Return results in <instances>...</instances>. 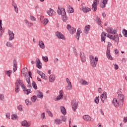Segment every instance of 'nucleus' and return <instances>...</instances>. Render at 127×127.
Wrapping results in <instances>:
<instances>
[{
  "instance_id": "37",
  "label": "nucleus",
  "mask_w": 127,
  "mask_h": 127,
  "mask_svg": "<svg viewBox=\"0 0 127 127\" xmlns=\"http://www.w3.org/2000/svg\"><path fill=\"white\" fill-rule=\"evenodd\" d=\"M73 88V86L72 85V83L70 82L69 83H67V85L66 86V89L67 90H72Z\"/></svg>"
},
{
  "instance_id": "41",
  "label": "nucleus",
  "mask_w": 127,
  "mask_h": 127,
  "mask_svg": "<svg viewBox=\"0 0 127 127\" xmlns=\"http://www.w3.org/2000/svg\"><path fill=\"white\" fill-rule=\"evenodd\" d=\"M62 19L63 21H64V22H66V20H68V17L67 16V15H66V14L62 15Z\"/></svg>"
},
{
  "instance_id": "1",
  "label": "nucleus",
  "mask_w": 127,
  "mask_h": 127,
  "mask_svg": "<svg viewBox=\"0 0 127 127\" xmlns=\"http://www.w3.org/2000/svg\"><path fill=\"white\" fill-rule=\"evenodd\" d=\"M22 87V89L23 90V92H24V93L26 94V95H28L29 93H31V90L30 89H26V87L25 86L24 84H23V83L21 82V80H20V79H17L16 82H15V93H18L19 92V89L20 87Z\"/></svg>"
},
{
  "instance_id": "32",
  "label": "nucleus",
  "mask_w": 127,
  "mask_h": 127,
  "mask_svg": "<svg viewBox=\"0 0 127 127\" xmlns=\"http://www.w3.org/2000/svg\"><path fill=\"white\" fill-rule=\"evenodd\" d=\"M54 124L58 125H61V124H62V121L60 119H56L54 121Z\"/></svg>"
},
{
  "instance_id": "61",
  "label": "nucleus",
  "mask_w": 127,
  "mask_h": 127,
  "mask_svg": "<svg viewBox=\"0 0 127 127\" xmlns=\"http://www.w3.org/2000/svg\"><path fill=\"white\" fill-rule=\"evenodd\" d=\"M4 99V96L3 94H0V100L1 101H3Z\"/></svg>"
},
{
  "instance_id": "20",
  "label": "nucleus",
  "mask_w": 127,
  "mask_h": 127,
  "mask_svg": "<svg viewBox=\"0 0 127 127\" xmlns=\"http://www.w3.org/2000/svg\"><path fill=\"white\" fill-rule=\"evenodd\" d=\"M107 92H103V94L100 96V99H101L102 102H103L104 103V102H105V100H106L107 99Z\"/></svg>"
},
{
  "instance_id": "59",
  "label": "nucleus",
  "mask_w": 127,
  "mask_h": 127,
  "mask_svg": "<svg viewBox=\"0 0 127 127\" xmlns=\"http://www.w3.org/2000/svg\"><path fill=\"white\" fill-rule=\"evenodd\" d=\"M100 1V0H93V3L94 4H98L99 3V2Z\"/></svg>"
},
{
  "instance_id": "21",
  "label": "nucleus",
  "mask_w": 127,
  "mask_h": 127,
  "mask_svg": "<svg viewBox=\"0 0 127 127\" xmlns=\"http://www.w3.org/2000/svg\"><path fill=\"white\" fill-rule=\"evenodd\" d=\"M38 45L41 48V49H45V45L44 44V43L42 41V40H39Z\"/></svg>"
},
{
  "instance_id": "55",
  "label": "nucleus",
  "mask_w": 127,
  "mask_h": 127,
  "mask_svg": "<svg viewBox=\"0 0 127 127\" xmlns=\"http://www.w3.org/2000/svg\"><path fill=\"white\" fill-rule=\"evenodd\" d=\"M59 61V59L58 58H55L54 60V64H57V63H58Z\"/></svg>"
},
{
  "instance_id": "7",
  "label": "nucleus",
  "mask_w": 127,
  "mask_h": 127,
  "mask_svg": "<svg viewBox=\"0 0 127 127\" xmlns=\"http://www.w3.org/2000/svg\"><path fill=\"white\" fill-rule=\"evenodd\" d=\"M55 35L59 39L65 40V36H64V35H63V34H62L61 32L57 31L55 33Z\"/></svg>"
},
{
  "instance_id": "27",
  "label": "nucleus",
  "mask_w": 127,
  "mask_h": 127,
  "mask_svg": "<svg viewBox=\"0 0 127 127\" xmlns=\"http://www.w3.org/2000/svg\"><path fill=\"white\" fill-rule=\"evenodd\" d=\"M80 9L83 12H89V11H91V9L89 7H82L80 8Z\"/></svg>"
},
{
  "instance_id": "14",
  "label": "nucleus",
  "mask_w": 127,
  "mask_h": 127,
  "mask_svg": "<svg viewBox=\"0 0 127 127\" xmlns=\"http://www.w3.org/2000/svg\"><path fill=\"white\" fill-rule=\"evenodd\" d=\"M2 21L0 20V37H2L3 33H4V28H2Z\"/></svg>"
},
{
  "instance_id": "52",
  "label": "nucleus",
  "mask_w": 127,
  "mask_h": 127,
  "mask_svg": "<svg viewBox=\"0 0 127 127\" xmlns=\"http://www.w3.org/2000/svg\"><path fill=\"white\" fill-rule=\"evenodd\" d=\"M63 98V96H62L61 95H59L57 97V99L56 101H60V100H62V99Z\"/></svg>"
},
{
  "instance_id": "50",
  "label": "nucleus",
  "mask_w": 127,
  "mask_h": 127,
  "mask_svg": "<svg viewBox=\"0 0 127 127\" xmlns=\"http://www.w3.org/2000/svg\"><path fill=\"white\" fill-rule=\"evenodd\" d=\"M112 46V43L111 42H108V46L107 47V51H111L110 47Z\"/></svg>"
},
{
  "instance_id": "8",
  "label": "nucleus",
  "mask_w": 127,
  "mask_h": 127,
  "mask_svg": "<svg viewBox=\"0 0 127 127\" xmlns=\"http://www.w3.org/2000/svg\"><path fill=\"white\" fill-rule=\"evenodd\" d=\"M36 72L40 76H41V78L43 79L44 80H47L48 77L45 74V73H43L42 71L37 69Z\"/></svg>"
},
{
  "instance_id": "5",
  "label": "nucleus",
  "mask_w": 127,
  "mask_h": 127,
  "mask_svg": "<svg viewBox=\"0 0 127 127\" xmlns=\"http://www.w3.org/2000/svg\"><path fill=\"white\" fill-rule=\"evenodd\" d=\"M71 105L73 111L76 112V110H77V108H78V102H77L76 100H73L71 101Z\"/></svg>"
},
{
  "instance_id": "15",
  "label": "nucleus",
  "mask_w": 127,
  "mask_h": 127,
  "mask_svg": "<svg viewBox=\"0 0 127 127\" xmlns=\"http://www.w3.org/2000/svg\"><path fill=\"white\" fill-rule=\"evenodd\" d=\"M47 13L48 14V15H50V16H52V15H55V14H56V13L54 10L51 8L47 11Z\"/></svg>"
},
{
  "instance_id": "63",
  "label": "nucleus",
  "mask_w": 127,
  "mask_h": 127,
  "mask_svg": "<svg viewBox=\"0 0 127 127\" xmlns=\"http://www.w3.org/2000/svg\"><path fill=\"white\" fill-rule=\"evenodd\" d=\"M17 109L19 111H20V112H21V111H22V108L21 107V105L18 106Z\"/></svg>"
},
{
  "instance_id": "16",
  "label": "nucleus",
  "mask_w": 127,
  "mask_h": 127,
  "mask_svg": "<svg viewBox=\"0 0 127 127\" xmlns=\"http://www.w3.org/2000/svg\"><path fill=\"white\" fill-rule=\"evenodd\" d=\"M12 5L14 7V10L16 13H18V7H17V4L13 0L12 1Z\"/></svg>"
},
{
  "instance_id": "2",
  "label": "nucleus",
  "mask_w": 127,
  "mask_h": 127,
  "mask_svg": "<svg viewBox=\"0 0 127 127\" xmlns=\"http://www.w3.org/2000/svg\"><path fill=\"white\" fill-rule=\"evenodd\" d=\"M117 94L118 95V99L114 98L113 101V104L116 108H118L120 104L122 105L125 102V95L122 94V91H118Z\"/></svg>"
},
{
  "instance_id": "30",
  "label": "nucleus",
  "mask_w": 127,
  "mask_h": 127,
  "mask_svg": "<svg viewBox=\"0 0 127 127\" xmlns=\"http://www.w3.org/2000/svg\"><path fill=\"white\" fill-rule=\"evenodd\" d=\"M107 3H108V0H103L102 4H100V7L105 8Z\"/></svg>"
},
{
  "instance_id": "51",
  "label": "nucleus",
  "mask_w": 127,
  "mask_h": 127,
  "mask_svg": "<svg viewBox=\"0 0 127 127\" xmlns=\"http://www.w3.org/2000/svg\"><path fill=\"white\" fill-rule=\"evenodd\" d=\"M12 72V70H7L6 72V75L8 76L9 77H10V75H11V73Z\"/></svg>"
},
{
  "instance_id": "47",
  "label": "nucleus",
  "mask_w": 127,
  "mask_h": 127,
  "mask_svg": "<svg viewBox=\"0 0 127 127\" xmlns=\"http://www.w3.org/2000/svg\"><path fill=\"white\" fill-rule=\"evenodd\" d=\"M42 60L43 61H44L45 63L48 62V57L45 56V57H42Z\"/></svg>"
},
{
  "instance_id": "24",
  "label": "nucleus",
  "mask_w": 127,
  "mask_h": 127,
  "mask_svg": "<svg viewBox=\"0 0 127 127\" xmlns=\"http://www.w3.org/2000/svg\"><path fill=\"white\" fill-rule=\"evenodd\" d=\"M106 56L109 60H114V59L112 57V55H111V51H107Z\"/></svg>"
},
{
  "instance_id": "6",
  "label": "nucleus",
  "mask_w": 127,
  "mask_h": 127,
  "mask_svg": "<svg viewBox=\"0 0 127 127\" xmlns=\"http://www.w3.org/2000/svg\"><path fill=\"white\" fill-rule=\"evenodd\" d=\"M57 12L59 15H66V11H65V8H60V7H58Z\"/></svg>"
},
{
  "instance_id": "42",
  "label": "nucleus",
  "mask_w": 127,
  "mask_h": 127,
  "mask_svg": "<svg viewBox=\"0 0 127 127\" xmlns=\"http://www.w3.org/2000/svg\"><path fill=\"white\" fill-rule=\"evenodd\" d=\"M11 120L13 121H15V120H17V116L15 114H12L11 116Z\"/></svg>"
},
{
  "instance_id": "29",
  "label": "nucleus",
  "mask_w": 127,
  "mask_h": 127,
  "mask_svg": "<svg viewBox=\"0 0 127 127\" xmlns=\"http://www.w3.org/2000/svg\"><path fill=\"white\" fill-rule=\"evenodd\" d=\"M60 110L61 113L63 114L64 116H65L66 114V109H65V107L64 106H61L60 107Z\"/></svg>"
},
{
  "instance_id": "35",
  "label": "nucleus",
  "mask_w": 127,
  "mask_h": 127,
  "mask_svg": "<svg viewBox=\"0 0 127 127\" xmlns=\"http://www.w3.org/2000/svg\"><path fill=\"white\" fill-rule=\"evenodd\" d=\"M90 84L89 82L86 81L85 80L81 79V85H87Z\"/></svg>"
},
{
  "instance_id": "53",
  "label": "nucleus",
  "mask_w": 127,
  "mask_h": 127,
  "mask_svg": "<svg viewBox=\"0 0 127 127\" xmlns=\"http://www.w3.org/2000/svg\"><path fill=\"white\" fill-rule=\"evenodd\" d=\"M30 19H31L32 21H36V18H35L34 16L32 15L30 16Z\"/></svg>"
},
{
  "instance_id": "18",
  "label": "nucleus",
  "mask_w": 127,
  "mask_h": 127,
  "mask_svg": "<svg viewBox=\"0 0 127 127\" xmlns=\"http://www.w3.org/2000/svg\"><path fill=\"white\" fill-rule=\"evenodd\" d=\"M24 21L29 28L32 27L34 25L33 23L29 22L27 19H25Z\"/></svg>"
},
{
  "instance_id": "60",
  "label": "nucleus",
  "mask_w": 127,
  "mask_h": 127,
  "mask_svg": "<svg viewBox=\"0 0 127 127\" xmlns=\"http://www.w3.org/2000/svg\"><path fill=\"white\" fill-rule=\"evenodd\" d=\"M41 118H42L43 120H45V119H46L45 117V113L44 112L41 114Z\"/></svg>"
},
{
  "instance_id": "64",
  "label": "nucleus",
  "mask_w": 127,
  "mask_h": 127,
  "mask_svg": "<svg viewBox=\"0 0 127 127\" xmlns=\"http://www.w3.org/2000/svg\"><path fill=\"white\" fill-rule=\"evenodd\" d=\"M127 117H125L124 118V123H127Z\"/></svg>"
},
{
  "instance_id": "3",
  "label": "nucleus",
  "mask_w": 127,
  "mask_h": 127,
  "mask_svg": "<svg viewBox=\"0 0 127 127\" xmlns=\"http://www.w3.org/2000/svg\"><path fill=\"white\" fill-rule=\"evenodd\" d=\"M90 60V64L93 68H95L97 66V62H98V57H94L93 56H90L89 57Z\"/></svg>"
},
{
  "instance_id": "22",
  "label": "nucleus",
  "mask_w": 127,
  "mask_h": 127,
  "mask_svg": "<svg viewBox=\"0 0 127 127\" xmlns=\"http://www.w3.org/2000/svg\"><path fill=\"white\" fill-rule=\"evenodd\" d=\"M55 79H56L55 75H54V74H51V75H50V76H49V82H50L51 83H53V82H54V81H55Z\"/></svg>"
},
{
  "instance_id": "44",
  "label": "nucleus",
  "mask_w": 127,
  "mask_h": 127,
  "mask_svg": "<svg viewBox=\"0 0 127 127\" xmlns=\"http://www.w3.org/2000/svg\"><path fill=\"white\" fill-rule=\"evenodd\" d=\"M94 102L96 104H99L100 102V96L96 97L94 99Z\"/></svg>"
},
{
  "instance_id": "40",
  "label": "nucleus",
  "mask_w": 127,
  "mask_h": 127,
  "mask_svg": "<svg viewBox=\"0 0 127 127\" xmlns=\"http://www.w3.org/2000/svg\"><path fill=\"white\" fill-rule=\"evenodd\" d=\"M25 103L26 104V106L28 107V106H31L32 103L31 101H29V99H26L25 100Z\"/></svg>"
},
{
  "instance_id": "31",
  "label": "nucleus",
  "mask_w": 127,
  "mask_h": 127,
  "mask_svg": "<svg viewBox=\"0 0 127 127\" xmlns=\"http://www.w3.org/2000/svg\"><path fill=\"white\" fill-rule=\"evenodd\" d=\"M67 12L69 13H74V9L70 5H68V6L67 7Z\"/></svg>"
},
{
  "instance_id": "23",
  "label": "nucleus",
  "mask_w": 127,
  "mask_h": 127,
  "mask_svg": "<svg viewBox=\"0 0 127 127\" xmlns=\"http://www.w3.org/2000/svg\"><path fill=\"white\" fill-rule=\"evenodd\" d=\"M21 125L23 127H30L31 124L30 122H27V121L24 120L21 123Z\"/></svg>"
},
{
  "instance_id": "57",
  "label": "nucleus",
  "mask_w": 127,
  "mask_h": 127,
  "mask_svg": "<svg viewBox=\"0 0 127 127\" xmlns=\"http://www.w3.org/2000/svg\"><path fill=\"white\" fill-rule=\"evenodd\" d=\"M6 119H8V120H10V113H6Z\"/></svg>"
},
{
  "instance_id": "48",
  "label": "nucleus",
  "mask_w": 127,
  "mask_h": 127,
  "mask_svg": "<svg viewBox=\"0 0 127 127\" xmlns=\"http://www.w3.org/2000/svg\"><path fill=\"white\" fill-rule=\"evenodd\" d=\"M123 34L125 37H127V30L124 29L123 31Z\"/></svg>"
},
{
  "instance_id": "10",
  "label": "nucleus",
  "mask_w": 127,
  "mask_h": 127,
  "mask_svg": "<svg viewBox=\"0 0 127 127\" xmlns=\"http://www.w3.org/2000/svg\"><path fill=\"white\" fill-rule=\"evenodd\" d=\"M67 29L69 31L70 34H74L76 32V28L71 27V25H67Z\"/></svg>"
},
{
  "instance_id": "11",
  "label": "nucleus",
  "mask_w": 127,
  "mask_h": 127,
  "mask_svg": "<svg viewBox=\"0 0 127 127\" xmlns=\"http://www.w3.org/2000/svg\"><path fill=\"white\" fill-rule=\"evenodd\" d=\"M82 119H83L85 122H93L94 121V119L92 118V117L89 115H84Z\"/></svg>"
},
{
  "instance_id": "46",
  "label": "nucleus",
  "mask_w": 127,
  "mask_h": 127,
  "mask_svg": "<svg viewBox=\"0 0 127 127\" xmlns=\"http://www.w3.org/2000/svg\"><path fill=\"white\" fill-rule=\"evenodd\" d=\"M25 79L27 83V84H29L30 83V77L29 75H27L26 77H25Z\"/></svg>"
},
{
  "instance_id": "19",
  "label": "nucleus",
  "mask_w": 127,
  "mask_h": 127,
  "mask_svg": "<svg viewBox=\"0 0 127 127\" xmlns=\"http://www.w3.org/2000/svg\"><path fill=\"white\" fill-rule=\"evenodd\" d=\"M81 32H82V30H81V28H79L77 30L76 36H75V38L78 41H79V38H80V35Z\"/></svg>"
},
{
  "instance_id": "49",
  "label": "nucleus",
  "mask_w": 127,
  "mask_h": 127,
  "mask_svg": "<svg viewBox=\"0 0 127 127\" xmlns=\"http://www.w3.org/2000/svg\"><path fill=\"white\" fill-rule=\"evenodd\" d=\"M6 46H7V47H12V44L10 42H7L6 43Z\"/></svg>"
},
{
  "instance_id": "62",
  "label": "nucleus",
  "mask_w": 127,
  "mask_h": 127,
  "mask_svg": "<svg viewBox=\"0 0 127 127\" xmlns=\"http://www.w3.org/2000/svg\"><path fill=\"white\" fill-rule=\"evenodd\" d=\"M27 87L29 88V89H32V86H31V84L30 83H28V85H27Z\"/></svg>"
},
{
  "instance_id": "13",
  "label": "nucleus",
  "mask_w": 127,
  "mask_h": 127,
  "mask_svg": "<svg viewBox=\"0 0 127 127\" xmlns=\"http://www.w3.org/2000/svg\"><path fill=\"white\" fill-rule=\"evenodd\" d=\"M91 29V26L89 25H87L85 26L84 30L83 31L84 35H87L89 33V31H90V29Z\"/></svg>"
},
{
  "instance_id": "34",
  "label": "nucleus",
  "mask_w": 127,
  "mask_h": 127,
  "mask_svg": "<svg viewBox=\"0 0 127 127\" xmlns=\"http://www.w3.org/2000/svg\"><path fill=\"white\" fill-rule=\"evenodd\" d=\"M40 20H41V23H43V24H44V25H46V24H47V23L49 22V21L47 18H45L43 20H42V19L41 18Z\"/></svg>"
},
{
  "instance_id": "25",
  "label": "nucleus",
  "mask_w": 127,
  "mask_h": 127,
  "mask_svg": "<svg viewBox=\"0 0 127 127\" xmlns=\"http://www.w3.org/2000/svg\"><path fill=\"white\" fill-rule=\"evenodd\" d=\"M106 36H107V34H105V32H102L101 34V42H104L106 43Z\"/></svg>"
},
{
  "instance_id": "17",
  "label": "nucleus",
  "mask_w": 127,
  "mask_h": 127,
  "mask_svg": "<svg viewBox=\"0 0 127 127\" xmlns=\"http://www.w3.org/2000/svg\"><path fill=\"white\" fill-rule=\"evenodd\" d=\"M80 56L82 63H84V62H86V56H85V54L83 52H80Z\"/></svg>"
},
{
  "instance_id": "33",
  "label": "nucleus",
  "mask_w": 127,
  "mask_h": 127,
  "mask_svg": "<svg viewBox=\"0 0 127 127\" xmlns=\"http://www.w3.org/2000/svg\"><path fill=\"white\" fill-rule=\"evenodd\" d=\"M95 17L96 18L95 20L98 22V24L100 25L101 23H103V22L101 21V19L99 17V16L97 15H95Z\"/></svg>"
},
{
  "instance_id": "9",
  "label": "nucleus",
  "mask_w": 127,
  "mask_h": 127,
  "mask_svg": "<svg viewBox=\"0 0 127 127\" xmlns=\"http://www.w3.org/2000/svg\"><path fill=\"white\" fill-rule=\"evenodd\" d=\"M8 34L9 35V41H12L14 39V33H13V31L8 30Z\"/></svg>"
},
{
  "instance_id": "12",
  "label": "nucleus",
  "mask_w": 127,
  "mask_h": 127,
  "mask_svg": "<svg viewBox=\"0 0 127 127\" xmlns=\"http://www.w3.org/2000/svg\"><path fill=\"white\" fill-rule=\"evenodd\" d=\"M36 66L38 69L42 68V63H41L40 60L38 58L36 59Z\"/></svg>"
},
{
  "instance_id": "45",
  "label": "nucleus",
  "mask_w": 127,
  "mask_h": 127,
  "mask_svg": "<svg viewBox=\"0 0 127 127\" xmlns=\"http://www.w3.org/2000/svg\"><path fill=\"white\" fill-rule=\"evenodd\" d=\"M32 87L35 89V90H37V85L36 84V83H35L34 81H32Z\"/></svg>"
},
{
  "instance_id": "28",
  "label": "nucleus",
  "mask_w": 127,
  "mask_h": 127,
  "mask_svg": "<svg viewBox=\"0 0 127 127\" xmlns=\"http://www.w3.org/2000/svg\"><path fill=\"white\" fill-rule=\"evenodd\" d=\"M38 94H37V98H38L39 99H43V93L42 92L38 90Z\"/></svg>"
},
{
  "instance_id": "4",
  "label": "nucleus",
  "mask_w": 127,
  "mask_h": 127,
  "mask_svg": "<svg viewBox=\"0 0 127 127\" xmlns=\"http://www.w3.org/2000/svg\"><path fill=\"white\" fill-rule=\"evenodd\" d=\"M106 31L108 33H110V34H117V32H118L116 28L113 29L112 27H107L106 28Z\"/></svg>"
},
{
  "instance_id": "58",
  "label": "nucleus",
  "mask_w": 127,
  "mask_h": 127,
  "mask_svg": "<svg viewBox=\"0 0 127 127\" xmlns=\"http://www.w3.org/2000/svg\"><path fill=\"white\" fill-rule=\"evenodd\" d=\"M47 113L48 114V115L50 117H51V118H52V117H53V115H52V113H51V112L50 111H47Z\"/></svg>"
},
{
  "instance_id": "38",
  "label": "nucleus",
  "mask_w": 127,
  "mask_h": 127,
  "mask_svg": "<svg viewBox=\"0 0 127 127\" xmlns=\"http://www.w3.org/2000/svg\"><path fill=\"white\" fill-rule=\"evenodd\" d=\"M92 9L93 11L95 12L97 9H98V4H92Z\"/></svg>"
},
{
  "instance_id": "39",
  "label": "nucleus",
  "mask_w": 127,
  "mask_h": 127,
  "mask_svg": "<svg viewBox=\"0 0 127 127\" xmlns=\"http://www.w3.org/2000/svg\"><path fill=\"white\" fill-rule=\"evenodd\" d=\"M36 100H37V97L35 95L33 96L31 98V101L32 103H35V102H36Z\"/></svg>"
},
{
  "instance_id": "56",
  "label": "nucleus",
  "mask_w": 127,
  "mask_h": 127,
  "mask_svg": "<svg viewBox=\"0 0 127 127\" xmlns=\"http://www.w3.org/2000/svg\"><path fill=\"white\" fill-rule=\"evenodd\" d=\"M113 65H114V68L115 70H118V69H119V65L118 64H113Z\"/></svg>"
},
{
  "instance_id": "54",
  "label": "nucleus",
  "mask_w": 127,
  "mask_h": 127,
  "mask_svg": "<svg viewBox=\"0 0 127 127\" xmlns=\"http://www.w3.org/2000/svg\"><path fill=\"white\" fill-rule=\"evenodd\" d=\"M59 96H62V97H63V96H64V91H63V90H60Z\"/></svg>"
},
{
  "instance_id": "26",
  "label": "nucleus",
  "mask_w": 127,
  "mask_h": 127,
  "mask_svg": "<svg viewBox=\"0 0 127 127\" xmlns=\"http://www.w3.org/2000/svg\"><path fill=\"white\" fill-rule=\"evenodd\" d=\"M13 72H15L16 70H17V62H16V60H14L13 62Z\"/></svg>"
},
{
  "instance_id": "36",
  "label": "nucleus",
  "mask_w": 127,
  "mask_h": 127,
  "mask_svg": "<svg viewBox=\"0 0 127 127\" xmlns=\"http://www.w3.org/2000/svg\"><path fill=\"white\" fill-rule=\"evenodd\" d=\"M114 41L116 42H117V44H119V34H116L114 36Z\"/></svg>"
},
{
  "instance_id": "43",
  "label": "nucleus",
  "mask_w": 127,
  "mask_h": 127,
  "mask_svg": "<svg viewBox=\"0 0 127 127\" xmlns=\"http://www.w3.org/2000/svg\"><path fill=\"white\" fill-rule=\"evenodd\" d=\"M61 119L62 122H64L65 123V122H66V121H67V118L65 117V116H61Z\"/></svg>"
}]
</instances>
